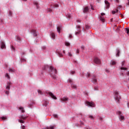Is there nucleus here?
I'll return each instance as SVG.
<instances>
[{
	"mask_svg": "<svg viewBox=\"0 0 129 129\" xmlns=\"http://www.w3.org/2000/svg\"><path fill=\"white\" fill-rule=\"evenodd\" d=\"M49 69V74H50L51 77L52 79H54V80H56V79H57V76L55 74H57V70L54 68L53 66H50Z\"/></svg>",
	"mask_w": 129,
	"mask_h": 129,
	"instance_id": "1",
	"label": "nucleus"
},
{
	"mask_svg": "<svg viewBox=\"0 0 129 129\" xmlns=\"http://www.w3.org/2000/svg\"><path fill=\"white\" fill-rule=\"evenodd\" d=\"M114 99L116 102H119V99H120V96L118 95V92L115 91L114 92Z\"/></svg>",
	"mask_w": 129,
	"mask_h": 129,
	"instance_id": "2",
	"label": "nucleus"
},
{
	"mask_svg": "<svg viewBox=\"0 0 129 129\" xmlns=\"http://www.w3.org/2000/svg\"><path fill=\"white\" fill-rule=\"evenodd\" d=\"M27 118H28V116H25V115H21L19 117L20 119H18V121L21 123H25V121H24L22 119L25 120V119H27Z\"/></svg>",
	"mask_w": 129,
	"mask_h": 129,
	"instance_id": "3",
	"label": "nucleus"
},
{
	"mask_svg": "<svg viewBox=\"0 0 129 129\" xmlns=\"http://www.w3.org/2000/svg\"><path fill=\"white\" fill-rule=\"evenodd\" d=\"M117 114H118L120 121H121V120H124V116H123V114L121 111H118L117 112Z\"/></svg>",
	"mask_w": 129,
	"mask_h": 129,
	"instance_id": "4",
	"label": "nucleus"
},
{
	"mask_svg": "<svg viewBox=\"0 0 129 129\" xmlns=\"http://www.w3.org/2000/svg\"><path fill=\"white\" fill-rule=\"evenodd\" d=\"M85 104L87 106H90L91 107H94L95 106V104L93 102L86 101Z\"/></svg>",
	"mask_w": 129,
	"mask_h": 129,
	"instance_id": "5",
	"label": "nucleus"
},
{
	"mask_svg": "<svg viewBox=\"0 0 129 129\" xmlns=\"http://www.w3.org/2000/svg\"><path fill=\"white\" fill-rule=\"evenodd\" d=\"M120 69L121 70V76H124V73L125 74V71L127 70V68H123L122 67L120 68Z\"/></svg>",
	"mask_w": 129,
	"mask_h": 129,
	"instance_id": "6",
	"label": "nucleus"
},
{
	"mask_svg": "<svg viewBox=\"0 0 129 129\" xmlns=\"http://www.w3.org/2000/svg\"><path fill=\"white\" fill-rule=\"evenodd\" d=\"M47 94L50 96V97H51V98H52L53 99H55V100L57 99V97H56V96L54 95V94H53V93L51 92H47Z\"/></svg>",
	"mask_w": 129,
	"mask_h": 129,
	"instance_id": "7",
	"label": "nucleus"
},
{
	"mask_svg": "<svg viewBox=\"0 0 129 129\" xmlns=\"http://www.w3.org/2000/svg\"><path fill=\"white\" fill-rule=\"evenodd\" d=\"M105 15V14H104V13H102L101 14V16H99V19L102 23H104V22L105 21L104 17H103V16H104Z\"/></svg>",
	"mask_w": 129,
	"mask_h": 129,
	"instance_id": "8",
	"label": "nucleus"
},
{
	"mask_svg": "<svg viewBox=\"0 0 129 129\" xmlns=\"http://www.w3.org/2000/svg\"><path fill=\"white\" fill-rule=\"evenodd\" d=\"M94 61L96 64H100L101 63V61H100V59H99L97 57H95L94 59Z\"/></svg>",
	"mask_w": 129,
	"mask_h": 129,
	"instance_id": "9",
	"label": "nucleus"
},
{
	"mask_svg": "<svg viewBox=\"0 0 129 129\" xmlns=\"http://www.w3.org/2000/svg\"><path fill=\"white\" fill-rule=\"evenodd\" d=\"M80 26L77 25V29H78V31L75 33V35H78L79 34H80L81 33V30H80Z\"/></svg>",
	"mask_w": 129,
	"mask_h": 129,
	"instance_id": "10",
	"label": "nucleus"
},
{
	"mask_svg": "<svg viewBox=\"0 0 129 129\" xmlns=\"http://www.w3.org/2000/svg\"><path fill=\"white\" fill-rule=\"evenodd\" d=\"M42 104L44 106H47L49 104V101L47 100H44L42 101Z\"/></svg>",
	"mask_w": 129,
	"mask_h": 129,
	"instance_id": "11",
	"label": "nucleus"
},
{
	"mask_svg": "<svg viewBox=\"0 0 129 129\" xmlns=\"http://www.w3.org/2000/svg\"><path fill=\"white\" fill-rule=\"evenodd\" d=\"M1 49H6V44L4 41H1Z\"/></svg>",
	"mask_w": 129,
	"mask_h": 129,
	"instance_id": "12",
	"label": "nucleus"
},
{
	"mask_svg": "<svg viewBox=\"0 0 129 129\" xmlns=\"http://www.w3.org/2000/svg\"><path fill=\"white\" fill-rule=\"evenodd\" d=\"M105 4L106 5V6H105L106 9H109V6H110V5L109 4V3L108 2V1L105 0Z\"/></svg>",
	"mask_w": 129,
	"mask_h": 129,
	"instance_id": "13",
	"label": "nucleus"
},
{
	"mask_svg": "<svg viewBox=\"0 0 129 129\" xmlns=\"http://www.w3.org/2000/svg\"><path fill=\"white\" fill-rule=\"evenodd\" d=\"M31 32L33 33L34 37H37V36H38V34H37V31L34 29L31 30Z\"/></svg>",
	"mask_w": 129,
	"mask_h": 129,
	"instance_id": "14",
	"label": "nucleus"
},
{
	"mask_svg": "<svg viewBox=\"0 0 129 129\" xmlns=\"http://www.w3.org/2000/svg\"><path fill=\"white\" fill-rule=\"evenodd\" d=\"M69 99L67 97H63L61 99V101L63 102H66V101H68Z\"/></svg>",
	"mask_w": 129,
	"mask_h": 129,
	"instance_id": "15",
	"label": "nucleus"
},
{
	"mask_svg": "<svg viewBox=\"0 0 129 129\" xmlns=\"http://www.w3.org/2000/svg\"><path fill=\"white\" fill-rule=\"evenodd\" d=\"M116 56L119 57V54L120 53V50L118 48H117L116 50Z\"/></svg>",
	"mask_w": 129,
	"mask_h": 129,
	"instance_id": "16",
	"label": "nucleus"
},
{
	"mask_svg": "<svg viewBox=\"0 0 129 129\" xmlns=\"http://www.w3.org/2000/svg\"><path fill=\"white\" fill-rule=\"evenodd\" d=\"M89 11V8H88V7H86L84 9L83 12L84 13H88Z\"/></svg>",
	"mask_w": 129,
	"mask_h": 129,
	"instance_id": "17",
	"label": "nucleus"
},
{
	"mask_svg": "<svg viewBox=\"0 0 129 129\" xmlns=\"http://www.w3.org/2000/svg\"><path fill=\"white\" fill-rule=\"evenodd\" d=\"M33 4L35 6H36V9L38 10L39 8V4H38V2H34Z\"/></svg>",
	"mask_w": 129,
	"mask_h": 129,
	"instance_id": "18",
	"label": "nucleus"
},
{
	"mask_svg": "<svg viewBox=\"0 0 129 129\" xmlns=\"http://www.w3.org/2000/svg\"><path fill=\"white\" fill-rule=\"evenodd\" d=\"M56 53L58 55V56H59V57H63V54H62V53L59 51H56Z\"/></svg>",
	"mask_w": 129,
	"mask_h": 129,
	"instance_id": "19",
	"label": "nucleus"
},
{
	"mask_svg": "<svg viewBox=\"0 0 129 129\" xmlns=\"http://www.w3.org/2000/svg\"><path fill=\"white\" fill-rule=\"evenodd\" d=\"M9 72H11V73H13L14 72H16V70L12 68H9Z\"/></svg>",
	"mask_w": 129,
	"mask_h": 129,
	"instance_id": "20",
	"label": "nucleus"
},
{
	"mask_svg": "<svg viewBox=\"0 0 129 129\" xmlns=\"http://www.w3.org/2000/svg\"><path fill=\"white\" fill-rule=\"evenodd\" d=\"M10 86H11V82H8L7 83V86L6 87V89L10 90Z\"/></svg>",
	"mask_w": 129,
	"mask_h": 129,
	"instance_id": "21",
	"label": "nucleus"
},
{
	"mask_svg": "<svg viewBox=\"0 0 129 129\" xmlns=\"http://www.w3.org/2000/svg\"><path fill=\"white\" fill-rule=\"evenodd\" d=\"M50 36L52 38V39L53 40H54V39H55V33L52 32L51 34H50Z\"/></svg>",
	"mask_w": 129,
	"mask_h": 129,
	"instance_id": "22",
	"label": "nucleus"
},
{
	"mask_svg": "<svg viewBox=\"0 0 129 129\" xmlns=\"http://www.w3.org/2000/svg\"><path fill=\"white\" fill-rule=\"evenodd\" d=\"M48 68H49V67L48 65H46V66H44L42 68V69H43V70H48Z\"/></svg>",
	"mask_w": 129,
	"mask_h": 129,
	"instance_id": "23",
	"label": "nucleus"
},
{
	"mask_svg": "<svg viewBox=\"0 0 129 129\" xmlns=\"http://www.w3.org/2000/svg\"><path fill=\"white\" fill-rule=\"evenodd\" d=\"M93 79V83H96V82H97V80L96 79V78L95 77H94L93 78H92Z\"/></svg>",
	"mask_w": 129,
	"mask_h": 129,
	"instance_id": "24",
	"label": "nucleus"
},
{
	"mask_svg": "<svg viewBox=\"0 0 129 129\" xmlns=\"http://www.w3.org/2000/svg\"><path fill=\"white\" fill-rule=\"evenodd\" d=\"M55 128V126H50L49 127H47L46 128H45L44 129H54Z\"/></svg>",
	"mask_w": 129,
	"mask_h": 129,
	"instance_id": "25",
	"label": "nucleus"
},
{
	"mask_svg": "<svg viewBox=\"0 0 129 129\" xmlns=\"http://www.w3.org/2000/svg\"><path fill=\"white\" fill-rule=\"evenodd\" d=\"M57 32L58 33H60L61 32V27L60 26H58L57 27Z\"/></svg>",
	"mask_w": 129,
	"mask_h": 129,
	"instance_id": "26",
	"label": "nucleus"
},
{
	"mask_svg": "<svg viewBox=\"0 0 129 129\" xmlns=\"http://www.w3.org/2000/svg\"><path fill=\"white\" fill-rule=\"evenodd\" d=\"M71 87H72V88H74V89H76V88H77L76 85H75L73 84H71Z\"/></svg>",
	"mask_w": 129,
	"mask_h": 129,
	"instance_id": "27",
	"label": "nucleus"
},
{
	"mask_svg": "<svg viewBox=\"0 0 129 129\" xmlns=\"http://www.w3.org/2000/svg\"><path fill=\"white\" fill-rule=\"evenodd\" d=\"M19 109L20 110H21V111H22V112H23V113H24V112H25V111H24V107H19Z\"/></svg>",
	"mask_w": 129,
	"mask_h": 129,
	"instance_id": "28",
	"label": "nucleus"
},
{
	"mask_svg": "<svg viewBox=\"0 0 129 129\" xmlns=\"http://www.w3.org/2000/svg\"><path fill=\"white\" fill-rule=\"evenodd\" d=\"M47 13H52L53 12V10L51 9V8H48L47 9Z\"/></svg>",
	"mask_w": 129,
	"mask_h": 129,
	"instance_id": "29",
	"label": "nucleus"
},
{
	"mask_svg": "<svg viewBox=\"0 0 129 129\" xmlns=\"http://www.w3.org/2000/svg\"><path fill=\"white\" fill-rule=\"evenodd\" d=\"M65 45L67 46V47H69V46H70V43H69L68 41H66L65 42Z\"/></svg>",
	"mask_w": 129,
	"mask_h": 129,
	"instance_id": "30",
	"label": "nucleus"
},
{
	"mask_svg": "<svg viewBox=\"0 0 129 129\" xmlns=\"http://www.w3.org/2000/svg\"><path fill=\"white\" fill-rule=\"evenodd\" d=\"M16 38L17 41H21V37L19 36H16Z\"/></svg>",
	"mask_w": 129,
	"mask_h": 129,
	"instance_id": "31",
	"label": "nucleus"
},
{
	"mask_svg": "<svg viewBox=\"0 0 129 129\" xmlns=\"http://www.w3.org/2000/svg\"><path fill=\"white\" fill-rule=\"evenodd\" d=\"M28 107L29 108H32V107H33V102L31 103L30 104H29Z\"/></svg>",
	"mask_w": 129,
	"mask_h": 129,
	"instance_id": "32",
	"label": "nucleus"
},
{
	"mask_svg": "<svg viewBox=\"0 0 129 129\" xmlns=\"http://www.w3.org/2000/svg\"><path fill=\"white\" fill-rule=\"evenodd\" d=\"M117 12H118V10L116 9L115 11H112V14H113V15H114V14H116V13H117Z\"/></svg>",
	"mask_w": 129,
	"mask_h": 129,
	"instance_id": "33",
	"label": "nucleus"
},
{
	"mask_svg": "<svg viewBox=\"0 0 129 129\" xmlns=\"http://www.w3.org/2000/svg\"><path fill=\"white\" fill-rule=\"evenodd\" d=\"M111 65H115V64H116V62H115V61L112 60L111 61Z\"/></svg>",
	"mask_w": 129,
	"mask_h": 129,
	"instance_id": "34",
	"label": "nucleus"
},
{
	"mask_svg": "<svg viewBox=\"0 0 129 129\" xmlns=\"http://www.w3.org/2000/svg\"><path fill=\"white\" fill-rule=\"evenodd\" d=\"M38 92L39 94H40V95H43V93L42 92V91L38 90Z\"/></svg>",
	"mask_w": 129,
	"mask_h": 129,
	"instance_id": "35",
	"label": "nucleus"
},
{
	"mask_svg": "<svg viewBox=\"0 0 129 129\" xmlns=\"http://www.w3.org/2000/svg\"><path fill=\"white\" fill-rule=\"evenodd\" d=\"M5 76L7 77V78H8V79H10L11 78L10 75H9V74L8 73L6 74Z\"/></svg>",
	"mask_w": 129,
	"mask_h": 129,
	"instance_id": "36",
	"label": "nucleus"
},
{
	"mask_svg": "<svg viewBox=\"0 0 129 129\" xmlns=\"http://www.w3.org/2000/svg\"><path fill=\"white\" fill-rule=\"evenodd\" d=\"M68 82L69 83H70L71 84H73V81H72V80L69 79L68 80Z\"/></svg>",
	"mask_w": 129,
	"mask_h": 129,
	"instance_id": "37",
	"label": "nucleus"
},
{
	"mask_svg": "<svg viewBox=\"0 0 129 129\" xmlns=\"http://www.w3.org/2000/svg\"><path fill=\"white\" fill-rule=\"evenodd\" d=\"M58 7H59V5H58V4H55L53 5V7H51L52 9L53 8H58Z\"/></svg>",
	"mask_w": 129,
	"mask_h": 129,
	"instance_id": "38",
	"label": "nucleus"
},
{
	"mask_svg": "<svg viewBox=\"0 0 129 129\" xmlns=\"http://www.w3.org/2000/svg\"><path fill=\"white\" fill-rule=\"evenodd\" d=\"M125 75H127V76H129V71H127V70L125 71Z\"/></svg>",
	"mask_w": 129,
	"mask_h": 129,
	"instance_id": "39",
	"label": "nucleus"
},
{
	"mask_svg": "<svg viewBox=\"0 0 129 129\" xmlns=\"http://www.w3.org/2000/svg\"><path fill=\"white\" fill-rule=\"evenodd\" d=\"M9 16H10V17H12V16H13V12L12 11H9Z\"/></svg>",
	"mask_w": 129,
	"mask_h": 129,
	"instance_id": "40",
	"label": "nucleus"
},
{
	"mask_svg": "<svg viewBox=\"0 0 129 129\" xmlns=\"http://www.w3.org/2000/svg\"><path fill=\"white\" fill-rule=\"evenodd\" d=\"M89 118H90L91 119H94V117H93V116L90 115H89Z\"/></svg>",
	"mask_w": 129,
	"mask_h": 129,
	"instance_id": "41",
	"label": "nucleus"
},
{
	"mask_svg": "<svg viewBox=\"0 0 129 129\" xmlns=\"http://www.w3.org/2000/svg\"><path fill=\"white\" fill-rule=\"evenodd\" d=\"M125 32L127 34H129V28H125Z\"/></svg>",
	"mask_w": 129,
	"mask_h": 129,
	"instance_id": "42",
	"label": "nucleus"
},
{
	"mask_svg": "<svg viewBox=\"0 0 129 129\" xmlns=\"http://www.w3.org/2000/svg\"><path fill=\"white\" fill-rule=\"evenodd\" d=\"M94 90H98V86H95L94 87Z\"/></svg>",
	"mask_w": 129,
	"mask_h": 129,
	"instance_id": "43",
	"label": "nucleus"
},
{
	"mask_svg": "<svg viewBox=\"0 0 129 129\" xmlns=\"http://www.w3.org/2000/svg\"><path fill=\"white\" fill-rule=\"evenodd\" d=\"M67 17L69 19H71V15H70V14H67Z\"/></svg>",
	"mask_w": 129,
	"mask_h": 129,
	"instance_id": "44",
	"label": "nucleus"
},
{
	"mask_svg": "<svg viewBox=\"0 0 129 129\" xmlns=\"http://www.w3.org/2000/svg\"><path fill=\"white\" fill-rule=\"evenodd\" d=\"M2 119H3V120H5L6 119H7V117H5V116H3L1 117Z\"/></svg>",
	"mask_w": 129,
	"mask_h": 129,
	"instance_id": "45",
	"label": "nucleus"
},
{
	"mask_svg": "<svg viewBox=\"0 0 129 129\" xmlns=\"http://www.w3.org/2000/svg\"><path fill=\"white\" fill-rule=\"evenodd\" d=\"M76 126H77V127L79 126V124H78V123H75V124L74 125V127H75Z\"/></svg>",
	"mask_w": 129,
	"mask_h": 129,
	"instance_id": "46",
	"label": "nucleus"
},
{
	"mask_svg": "<svg viewBox=\"0 0 129 129\" xmlns=\"http://www.w3.org/2000/svg\"><path fill=\"white\" fill-rule=\"evenodd\" d=\"M124 63H125V61L123 60L121 63L122 67H123V65H124Z\"/></svg>",
	"mask_w": 129,
	"mask_h": 129,
	"instance_id": "47",
	"label": "nucleus"
},
{
	"mask_svg": "<svg viewBox=\"0 0 129 129\" xmlns=\"http://www.w3.org/2000/svg\"><path fill=\"white\" fill-rule=\"evenodd\" d=\"M53 115L55 118H58V115L57 114H53Z\"/></svg>",
	"mask_w": 129,
	"mask_h": 129,
	"instance_id": "48",
	"label": "nucleus"
},
{
	"mask_svg": "<svg viewBox=\"0 0 129 129\" xmlns=\"http://www.w3.org/2000/svg\"><path fill=\"white\" fill-rule=\"evenodd\" d=\"M87 77H90V73H87Z\"/></svg>",
	"mask_w": 129,
	"mask_h": 129,
	"instance_id": "49",
	"label": "nucleus"
},
{
	"mask_svg": "<svg viewBox=\"0 0 129 129\" xmlns=\"http://www.w3.org/2000/svg\"><path fill=\"white\" fill-rule=\"evenodd\" d=\"M74 73H75V71H71V74H72V75H73V74H74Z\"/></svg>",
	"mask_w": 129,
	"mask_h": 129,
	"instance_id": "50",
	"label": "nucleus"
},
{
	"mask_svg": "<svg viewBox=\"0 0 129 129\" xmlns=\"http://www.w3.org/2000/svg\"><path fill=\"white\" fill-rule=\"evenodd\" d=\"M21 62H26V59L25 58H22L21 59Z\"/></svg>",
	"mask_w": 129,
	"mask_h": 129,
	"instance_id": "51",
	"label": "nucleus"
},
{
	"mask_svg": "<svg viewBox=\"0 0 129 129\" xmlns=\"http://www.w3.org/2000/svg\"><path fill=\"white\" fill-rule=\"evenodd\" d=\"M80 123H81V124H80V126H81V125H83V124H84L83 122H82V121H81Z\"/></svg>",
	"mask_w": 129,
	"mask_h": 129,
	"instance_id": "52",
	"label": "nucleus"
},
{
	"mask_svg": "<svg viewBox=\"0 0 129 129\" xmlns=\"http://www.w3.org/2000/svg\"><path fill=\"white\" fill-rule=\"evenodd\" d=\"M68 55H69V56H70V57H72V54H71V53L69 52Z\"/></svg>",
	"mask_w": 129,
	"mask_h": 129,
	"instance_id": "53",
	"label": "nucleus"
},
{
	"mask_svg": "<svg viewBox=\"0 0 129 129\" xmlns=\"http://www.w3.org/2000/svg\"><path fill=\"white\" fill-rule=\"evenodd\" d=\"M0 23L1 24H4V21L3 20V19H0Z\"/></svg>",
	"mask_w": 129,
	"mask_h": 129,
	"instance_id": "54",
	"label": "nucleus"
},
{
	"mask_svg": "<svg viewBox=\"0 0 129 129\" xmlns=\"http://www.w3.org/2000/svg\"><path fill=\"white\" fill-rule=\"evenodd\" d=\"M79 52H80L79 49H77L76 53V54H79Z\"/></svg>",
	"mask_w": 129,
	"mask_h": 129,
	"instance_id": "55",
	"label": "nucleus"
},
{
	"mask_svg": "<svg viewBox=\"0 0 129 129\" xmlns=\"http://www.w3.org/2000/svg\"><path fill=\"white\" fill-rule=\"evenodd\" d=\"M82 50H84V46L82 45L81 47Z\"/></svg>",
	"mask_w": 129,
	"mask_h": 129,
	"instance_id": "56",
	"label": "nucleus"
},
{
	"mask_svg": "<svg viewBox=\"0 0 129 129\" xmlns=\"http://www.w3.org/2000/svg\"><path fill=\"white\" fill-rule=\"evenodd\" d=\"M9 93L10 92L8 91H6V94L9 95Z\"/></svg>",
	"mask_w": 129,
	"mask_h": 129,
	"instance_id": "57",
	"label": "nucleus"
},
{
	"mask_svg": "<svg viewBox=\"0 0 129 129\" xmlns=\"http://www.w3.org/2000/svg\"><path fill=\"white\" fill-rule=\"evenodd\" d=\"M86 29H89V26L86 25Z\"/></svg>",
	"mask_w": 129,
	"mask_h": 129,
	"instance_id": "58",
	"label": "nucleus"
},
{
	"mask_svg": "<svg viewBox=\"0 0 129 129\" xmlns=\"http://www.w3.org/2000/svg\"><path fill=\"white\" fill-rule=\"evenodd\" d=\"M11 49H12V50H15V47H14V46H11Z\"/></svg>",
	"mask_w": 129,
	"mask_h": 129,
	"instance_id": "59",
	"label": "nucleus"
},
{
	"mask_svg": "<svg viewBox=\"0 0 129 129\" xmlns=\"http://www.w3.org/2000/svg\"><path fill=\"white\" fill-rule=\"evenodd\" d=\"M22 129H25V125H22Z\"/></svg>",
	"mask_w": 129,
	"mask_h": 129,
	"instance_id": "60",
	"label": "nucleus"
},
{
	"mask_svg": "<svg viewBox=\"0 0 129 129\" xmlns=\"http://www.w3.org/2000/svg\"><path fill=\"white\" fill-rule=\"evenodd\" d=\"M69 38L70 39H71V38H72V35L71 34H70Z\"/></svg>",
	"mask_w": 129,
	"mask_h": 129,
	"instance_id": "61",
	"label": "nucleus"
},
{
	"mask_svg": "<svg viewBox=\"0 0 129 129\" xmlns=\"http://www.w3.org/2000/svg\"><path fill=\"white\" fill-rule=\"evenodd\" d=\"M114 1L116 2V3H119V0H114Z\"/></svg>",
	"mask_w": 129,
	"mask_h": 129,
	"instance_id": "62",
	"label": "nucleus"
},
{
	"mask_svg": "<svg viewBox=\"0 0 129 129\" xmlns=\"http://www.w3.org/2000/svg\"><path fill=\"white\" fill-rule=\"evenodd\" d=\"M106 72H107V73H109V71L106 70Z\"/></svg>",
	"mask_w": 129,
	"mask_h": 129,
	"instance_id": "63",
	"label": "nucleus"
},
{
	"mask_svg": "<svg viewBox=\"0 0 129 129\" xmlns=\"http://www.w3.org/2000/svg\"><path fill=\"white\" fill-rule=\"evenodd\" d=\"M127 107H128V108H129V103H127Z\"/></svg>",
	"mask_w": 129,
	"mask_h": 129,
	"instance_id": "64",
	"label": "nucleus"
}]
</instances>
